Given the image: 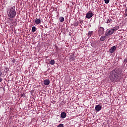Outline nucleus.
<instances>
[{
	"mask_svg": "<svg viewBox=\"0 0 127 127\" xmlns=\"http://www.w3.org/2000/svg\"><path fill=\"white\" fill-rule=\"evenodd\" d=\"M124 72L121 69H116L112 71L110 75V80H122Z\"/></svg>",
	"mask_w": 127,
	"mask_h": 127,
	"instance_id": "f257e3e1",
	"label": "nucleus"
},
{
	"mask_svg": "<svg viewBox=\"0 0 127 127\" xmlns=\"http://www.w3.org/2000/svg\"><path fill=\"white\" fill-rule=\"evenodd\" d=\"M7 14L8 17L10 18H14L16 15V12L15 11V6L11 7V8L8 11Z\"/></svg>",
	"mask_w": 127,
	"mask_h": 127,
	"instance_id": "f03ea898",
	"label": "nucleus"
},
{
	"mask_svg": "<svg viewBox=\"0 0 127 127\" xmlns=\"http://www.w3.org/2000/svg\"><path fill=\"white\" fill-rule=\"evenodd\" d=\"M104 33H105V29L102 27H100L98 30V34L99 36H101V35H103Z\"/></svg>",
	"mask_w": 127,
	"mask_h": 127,
	"instance_id": "7ed1b4c3",
	"label": "nucleus"
},
{
	"mask_svg": "<svg viewBox=\"0 0 127 127\" xmlns=\"http://www.w3.org/2000/svg\"><path fill=\"white\" fill-rule=\"evenodd\" d=\"M114 33V32L112 30V29L110 30H107V31L105 32V35L106 36H109V35H112Z\"/></svg>",
	"mask_w": 127,
	"mask_h": 127,
	"instance_id": "20e7f679",
	"label": "nucleus"
},
{
	"mask_svg": "<svg viewBox=\"0 0 127 127\" xmlns=\"http://www.w3.org/2000/svg\"><path fill=\"white\" fill-rule=\"evenodd\" d=\"M93 16V12L92 11H88L86 15V18H88V19H90L91 17Z\"/></svg>",
	"mask_w": 127,
	"mask_h": 127,
	"instance_id": "39448f33",
	"label": "nucleus"
},
{
	"mask_svg": "<svg viewBox=\"0 0 127 127\" xmlns=\"http://www.w3.org/2000/svg\"><path fill=\"white\" fill-rule=\"evenodd\" d=\"M116 49H117V48L116 46H113L111 48V49L109 50L110 53H114V51H116Z\"/></svg>",
	"mask_w": 127,
	"mask_h": 127,
	"instance_id": "423d86ee",
	"label": "nucleus"
},
{
	"mask_svg": "<svg viewBox=\"0 0 127 127\" xmlns=\"http://www.w3.org/2000/svg\"><path fill=\"white\" fill-rule=\"evenodd\" d=\"M8 71H9V68L6 67L4 71H2L3 72V76H4V75H6V73H8Z\"/></svg>",
	"mask_w": 127,
	"mask_h": 127,
	"instance_id": "0eeeda50",
	"label": "nucleus"
},
{
	"mask_svg": "<svg viewBox=\"0 0 127 127\" xmlns=\"http://www.w3.org/2000/svg\"><path fill=\"white\" fill-rule=\"evenodd\" d=\"M107 36H102L100 38V41H105L107 38Z\"/></svg>",
	"mask_w": 127,
	"mask_h": 127,
	"instance_id": "6e6552de",
	"label": "nucleus"
},
{
	"mask_svg": "<svg viewBox=\"0 0 127 127\" xmlns=\"http://www.w3.org/2000/svg\"><path fill=\"white\" fill-rule=\"evenodd\" d=\"M35 23H36V24L38 25V24H40V23H41V20L40 19L36 18L35 20Z\"/></svg>",
	"mask_w": 127,
	"mask_h": 127,
	"instance_id": "1a4fd4ad",
	"label": "nucleus"
},
{
	"mask_svg": "<svg viewBox=\"0 0 127 127\" xmlns=\"http://www.w3.org/2000/svg\"><path fill=\"white\" fill-rule=\"evenodd\" d=\"M50 83V81L49 80H45L44 81V85H46V86H48L49 84Z\"/></svg>",
	"mask_w": 127,
	"mask_h": 127,
	"instance_id": "9d476101",
	"label": "nucleus"
},
{
	"mask_svg": "<svg viewBox=\"0 0 127 127\" xmlns=\"http://www.w3.org/2000/svg\"><path fill=\"white\" fill-rule=\"evenodd\" d=\"M61 117L62 119H65L66 118V113L62 112L61 114Z\"/></svg>",
	"mask_w": 127,
	"mask_h": 127,
	"instance_id": "9b49d317",
	"label": "nucleus"
},
{
	"mask_svg": "<svg viewBox=\"0 0 127 127\" xmlns=\"http://www.w3.org/2000/svg\"><path fill=\"white\" fill-rule=\"evenodd\" d=\"M95 110L97 112H100V111H101V106L100 105H96L95 107Z\"/></svg>",
	"mask_w": 127,
	"mask_h": 127,
	"instance_id": "f8f14e48",
	"label": "nucleus"
},
{
	"mask_svg": "<svg viewBox=\"0 0 127 127\" xmlns=\"http://www.w3.org/2000/svg\"><path fill=\"white\" fill-rule=\"evenodd\" d=\"M105 22H106V23H112L113 22V20L112 19H106V20H105Z\"/></svg>",
	"mask_w": 127,
	"mask_h": 127,
	"instance_id": "ddd939ff",
	"label": "nucleus"
},
{
	"mask_svg": "<svg viewBox=\"0 0 127 127\" xmlns=\"http://www.w3.org/2000/svg\"><path fill=\"white\" fill-rule=\"evenodd\" d=\"M119 28H120V27H119V26H116L113 27L112 29L113 30V32H115V31L118 30Z\"/></svg>",
	"mask_w": 127,
	"mask_h": 127,
	"instance_id": "4468645a",
	"label": "nucleus"
},
{
	"mask_svg": "<svg viewBox=\"0 0 127 127\" xmlns=\"http://www.w3.org/2000/svg\"><path fill=\"white\" fill-rule=\"evenodd\" d=\"M93 33H94V31H89L88 36H89V37H91V36H93Z\"/></svg>",
	"mask_w": 127,
	"mask_h": 127,
	"instance_id": "2eb2a0df",
	"label": "nucleus"
},
{
	"mask_svg": "<svg viewBox=\"0 0 127 127\" xmlns=\"http://www.w3.org/2000/svg\"><path fill=\"white\" fill-rule=\"evenodd\" d=\"M50 64L51 65H54V64H55V61H54V60H51Z\"/></svg>",
	"mask_w": 127,
	"mask_h": 127,
	"instance_id": "dca6fc26",
	"label": "nucleus"
},
{
	"mask_svg": "<svg viewBox=\"0 0 127 127\" xmlns=\"http://www.w3.org/2000/svg\"><path fill=\"white\" fill-rule=\"evenodd\" d=\"M59 20H60V22H63V21H64V17H60L59 18Z\"/></svg>",
	"mask_w": 127,
	"mask_h": 127,
	"instance_id": "f3484780",
	"label": "nucleus"
},
{
	"mask_svg": "<svg viewBox=\"0 0 127 127\" xmlns=\"http://www.w3.org/2000/svg\"><path fill=\"white\" fill-rule=\"evenodd\" d=\"M36 31V27L35 26H33L32 28V32H35Z\"/></svg>",
	"mask_w": 127,
	"mask_h": 127,
	"instance_id": "a211bd4d",
	"label": "nucleus"
},
{
	"mask_svg": "<svg viewBox=\"0 0 127 127\" xmlns=\"http://www.w3.org/2000/svg\"><path fill=\"white\" fill-rule=\"evenodd\" d=\"M77 22H78V24H83V22H84V21L82 19H80Z\"/></svg>",
	"mask_w": 127,
	"mask_h": 127,
	"instance_id": "6ab92c4d",
	"label": "nucleus"
},
{
	"mask_svg": "<svg viewBox=\"0 0 127 127\" xmlns=\"http://www.w3.org/2000/svg\"><path fill=\"white\" fill-rule=\"evenodd\" d=\"M104 1L106 3L108 4L110 2V0H104Z\"/></svg>",
	"mask_w": 127,
	"mask_h": 127,
	"instance_id": "aec40b11",
	"label": "nucleus"
},
{
	"mask_svg": "<svg viewBox=\"0 0 127 127\" xmlns=\"http://www.w3.org/2000/svg\"><path fill=\"white\" fill-rule=\"evenodd\" d=\"M1 76H3V73L1 71H0V77H1Z\"/></svg>",
	"mask_w": 127,
	"mask_h": 127,
	"instance_id": "412c9836",
	"label": "nucleus"
},
{
	"mask_svg": "<svg viewBox=\"0 0 127 127\" xmlns=\"http://www.w3.org/2000/svg\"><path fill=\"white\" fill-rule=\"evenodd\" d=\"M79 23L78 22L74 23V26H78Z\"/></svg>",
	"mask_w": 127,
	"mask_h": 127,
	"instance_id": "4be33fe9",
	"label": "nucleus"
},
{
	"mask_svg": "<svg viewBox=\"0 0 127 127\" xmlns=\"http://www.w3.org/2000/svg\"><path fill=\"white\" fill-rule=\"evenodd\" d=\"M56 49L57 51L59 50V48L58 47L56 46Z\"/></svg>",
	"mask_w": 127,
	"mask_h": 127,
	"instance_id": "5701e85b",
	"label": "nucleus"
},
{
	"mask_svg": "<svg viewBox=\"0 0 127 127\" xmlns=\"http://www.w3.org/2000/svg\"><path fill=\"white\" fill-rule=\"evenodd\" d=\"M125 16H127V13L125 14Z\"/></svg>",
	"mask_w": 127,
	"mask_h": 127,
	"instance_id": "b1692460",
	"label": "nucleus"
},
{
	"mask_svg": "<svg viewBox=\"0 0 127 127\" xmlns=\"http://www.w3.org/2000/svg\"><path fill=\"white\" fill-rule=\"evenodd\" d=\"M127 9H126L125 10V12H126V13H127Z\"/></svg>",
	"mask_w": 127,
	"mask_h": 127,
	"instance_id": "393cba45",
	"label": "nucleus"
},
{
	"mask_svg": "<svg viewBox=\"0 0 127 127\" xmlns=\"http://www.w3.org/2000/svg\"><path fill=\"white\" fill-rule=\"evenodd\" d=\"M1 82V80H0V83Z\"/></svg>",
	"mask_w": 127,
	"mask_h": 127,
	"instance_id": "a878e982",
	"label": "nucleus"
},
{
	"mask_svg": "<svg viewBox=\"0 0 127 127\" xmlns=\"http://www.w3.org/2000/svg\"><path fill=\"white\" fill-rule=\"evenodd\" d=\"M114 81H115V80H113V82H114Z\"/></svg>",
	"mask_w": 127,
	"mask_h": 127,
	"instance_id": "bb28decb",
	"label": "nucleus"
}]
</instances>
